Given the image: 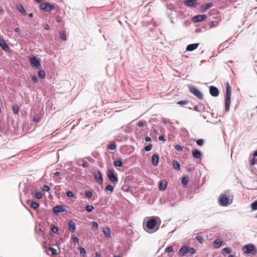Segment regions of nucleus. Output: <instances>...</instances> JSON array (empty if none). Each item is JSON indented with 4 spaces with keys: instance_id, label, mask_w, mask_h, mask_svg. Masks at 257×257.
<instances>
[{
    "instance_id": "nucleus-64",
    "label": "nucleus",
    "mask_w": 257,
    "mask_h": 257,
    "mask_svg": "<svg viewBox=\"0 0 257 257\" xmlns=\"http://www.w3.org/2000/svg\"><path fill=\"white\" fill-rule=\"evenodd\" d=\"M253 155L254 157L257 156V150L253 153Z\"/></svg>"
},
{
    "instance_id": "nucleus-37",
    "label": "nucleus",
    "mask_w": 257,
    "mask_h": 257,
    "mask_svg": "<svg viewBox=\"0 0 257 257\" xmlns=\"http://www.w3.org/2000/svg\"><path fill=\"white\" fill-rule=\"evenodd\" d=\"M94 209V207L92 205H87L86 207V210L88 212L92 211Z\"/></svg>"
},
{
    "instance_id": "nucleus-51",
    "label": "nucleus",
    "mask_w": 257,
    "mask_h": 257,
    "mask_svg": "<svg viewBox=\"0 0 257 257\" xmlns=\"http://www.w3.org/2000/svg\"><path fill=\"white\" fill-rule=\"evenodd\" d=\"M152 146H146L145 147V150L146 151H149L152 149Z\"/></svg>"
},
{
    "instance_id": "nucleus-22",
    "label": "nucleus",
    "mask_w": 257,
    "mask_h": 257,
    "mask_svg": "<svg viewBox=\"0 0 257 257\" xmlns=\"http://www.w3.org/2000/svg\"><path fill=\"white\" fill-rule=\"evenodd\" d=\"M126 136L125 135H122L121 136H118L115 140V142H113V145H115V144L116 143V142H121L123 140H125L126 139ZM110 145H113V144H111Z\"/></svg>"
},
{
    "instance_id": "nucleus-21",
    "label": "nucleus",
    "mask_w": 257,
    "mask_h": 257,
    "mask_svg": "<svg viewBox=\"0 0 257 257\" xmlns=\"http://www.w3.org/2000/svg\"><path fill=\"white\" fill-rule=\"evenodd\" d=\"M192 155L193 157L196 159L200 158L201 156L200 152L196 149H194L192 151Z\"/></svg>"
},
{
    "instance_id": "nucleus-23",
    "label": "nucleus",
    "mask_w": 257,
    "mask_h": 257,
    "mask_svg": "<svg viewBox=\"0 0 257 257\" xmlns=\"http://www.w3.org/2000/svg\"><path fill=\"white\" fill-rule=\"evenodd\" d=\"M13 111L14 114H17L19 112V107L17 104L13 105Z\"/></svg>"
},
{
    "instance_id": "nucleus-24",
    "label": "nucleus",
    "mask_w": 257,
    "mask_h": 257,
    "mask_svg": "<svg viewBox=\"0 0 257 257\" xmlns=\"http://www.w3.org/2000/svg\"><path fill=\"white\" fill-rule=\"evenodd\" d=\"M49 250L51 251L52 255H57L59 254L57 250L52 247H49Z\"/></svg>"
},
{
    "instance_id": "nucleus-57",
    "label": "nucleus",
    "mask_w": 257,
    "mask_h": 257,
    "mask_svg": "<svg viewBox=\"0 0 257 257\" xmlns=\"http://www.w3.org/2000/svg\"><path fill=\"white\" fill-rule=\"evenodd\" d=\"M138 125L139 126L142 127L144 126V122L142 120H139L138 122Z\"/></svg>"
},
{
    "instance_id": "nucleus-6",
    "label": "nucleus",
    "mask_w": 257,
    "mask_h": 257,
    "mask_svg": "<svg viewBox=\"0 0 257 257\" xmlns=\"http://www.w3.org/2000/svg\"><path fill=\"white\" fill-rule=\"evenodd\" d=\"M54 5H51L49 3H43L40 5V9L45 12H50L54 9Z\"/></svg>"
},
{
    "instance_id": "nucleus-8",
    "label": "nucleus",
    "mask_w": 257,
    "mask_h": 257,
    "mask_svg": "<svg viewBox=\"0 0 257 257\" xmlns=\"http://www.w3.org/2000/svg\"><path fill=\"white\" fill-rule=\"evenodd\" d=\"M107 176L108 179L112 182L113 183H117L118 181V179L114 174L113 170H108L106 172Z\"/></svg>"
},
{
    "instance_id": "nucleus-63",
    "label": "nucleus",
    "mask_w": 257,
    "mask_h": 257,
    "mask_svg": "<svg viewBox=\"0 0 257 257\" xmlns=\"http://www.w3.org/2000/svg\"><path fill=\"white\" fill-rule=\"evenodd\" d=\"M56 20L58 22H61V18L59 16H57L56 18Z\"/></svg>"
},
{
    "instance_id": "nucleus-49",
    "label": "nucleus",
    "mask_w": 257,
    "mask_h": 257,
    "mask_svg": "<svg viewBox=\"0 0 257 257\" xmlns=\"http://www.w3.org/2000/svg\"><path fill=\"white\" fill-rule=\"evenodd\" d=\"M79 250H80V253L81 254H86V251L84 248L81 247L80 248Z\"/></svg>"
},
{
    "instance_id": "nucleus-38",
    "label": "nucleus",
    "mask_w": 257,
    "mask_h": 257,
    "mask_svg": "<svg viewBox=\"0 0 257 257\" xmlns=\"http://www.w3.org/2000/svg\"><path fill=\"white\" fill-rule=\"evenodd\" d=\"M60 38L61 39L65 41L66 40V35L64 32H61L60 34Z\"/></svg>"
},
{
    "instance_id": "nucleus-15",
    "label": "nucleus",
    "mask_w": 257,
    "mask_h": 257,
    "mask_svg": "<svg viewBox=\"0 0 257 257\" xmlns=\"http://www.w3.org/2000/svg\"><path fill=\"white\" fill-rule=\"evenodd\" d=\"M53 212L55 213L63 212L65 210V207L63 205H57L53 208Z\"/></svg>"
},
{
    "instance_id": "nucleus-41",
    "label": "nucleus",
    "mask_w": 257,
    "mask_h": 257,
    "mask_svg": "<svg viewBox=\"0 0 257 257\" xmlns=\"http://www.w3.org/2000/svg\"><path fill=\"white\" fill-rule=\"evenodd\" d=\"M98 223L95 221H93L92 223V229H97L98 228Z\"/></svg>"
},
{
    "instance_id": "nucleus-30",
    "label": "nucleus",
    "mask_w": 257,
    "mask_h": 257,
    "mask_svg": "<svg viewBox=\"0 0 257 257\" xmlns=\"http://www.w3.org/2000/svg\"><path fill=\"white\" fill-rule=\"evenodd\" d=\"M212 6L213 5L212 3H207L204 5H202V8H203L204 10H206L212 7Z\"/></svg>"
},
{
    "instance_id": "nucleus-39",
    "label": "nucleus",
    "mask_w": 257,
    "mask_h": 257,
    "mask_svg": "<svg viewBox=\"0 0 257 257\" xmlns=\"http://www.w3.org/2000/svg\"><path fill=\"white\" fill-rule=\"evenodd\" d=\"M60 175V173L59 172H56L54 174L53 178L56 180H60V178H57Z\"/></svg>"
},
{
    "instance_id": "nucleus-5",
    "label": "nucleus",
    "mask_w": 257,
    "mask_h": 257,
    "mask_svg": "<svg viewBox=\"0 0 257 257\" xmlns=\"http://www.w3.org/2000/svg\"><path fill=\"white\" fill-rule=\"evenodd\" d=\"M189 91L191 93H193L198 99H202L203 98V95L201 91L197 89L195 86H190L189 87Z\"/></svg>"
},
{
    "instance_id": "nucleus-20",
    "label": "nucleus",
    "mask_w": 257,
    "mask_h": 257,
    "mask_svg": "<svg viewBox=\"0 0 257 257\" xmlns=\"http://www.w3.org/2000/svg\"><path fill=\"white\" fill-rule=\"evenodd\" d=\"M167 183L165 181L161 180L159 182V189L160 190H165L166 188Z\"/></svg>"
},
{
    "instance_id": "nucleus-2",
    "label": "nucleus",
    "mask_w": 257,
    "mask_h": 257,
    "mask_svg": "<svg viewBox=\"0 0 257 257\" xmlns=\"http://www.w3.org/2000/svg\"><path fill=\"white\" fill-rule=\"evenodd\" d=\"M242 249L245 254L250 253L252 255H255L257 253V249L255 246L252 244H248L244 245Z\"/></svg>"
},
{
    "instance_id": "nucleus-33",
    "label": "nucleus",
    "mask_w": 257,
    "mask_h": 257,
    "mask_svg": "<svg viewBox=\"0 0 257 257\" xmlns=\"http://www.w3.org/2000/svg\"><path fill=\"white\" fill-rule=\"evenodd\" d=\"M39 77L41 78H44L45 76V72L44 70H40L38 73Z\"/></svg>"
},
{
    "instance_id": "nucleus-10",
    "label": "nucleus",
    "mask_w": 257,
    "mask_h": 257,
    "mask_svg": "<svg viewBox=\"0 0 257 257\" xmlns=\"http://www.w3.org/2000/svg\"><path fill=\"white\" fill-rule=\"evenodd\" d=\"M157 224V221L155 218L149 219L147 222V227L150 229H153Z\"/></svg>"
},
{
    "instance_id": "nucleus-1",
    "label": "nucleus",
    "mask_w": 257,
    "mask_h": 257,
    "mask_svg": "<svg viewBox=\"0 0 257 257\" xmlns=\"http://www.w3.org/2000/svg\"><path fill=\"white\" fill-rule=\"evenodd\" d=\"M226 98L225 99V106L226 111H228L230 108L231 102V89L228 82L226 84Z\"/></svg>"
},
{
    "instance_id": "nucleus-26",
    "label": "nucleus",
    "mask_w": 257,
    "mask_h": 257,
    "mask_svg": "<svg viewBox=\"0 0 257 257\" xmlns=\"http://www.w3.org/2000/svg\"><path fill=\"white\" fill-rule=\"evenodd\" d=\"M40 205L38 203L36 202H32L31 204V207L36 210L39 208Z\"/></svg>"
},
{
    "instance_id": "nucleus-62",
    "label": "nucleus",
    "mask_w": 257,
    "mask_h": 257,
    "mask_svg": "<svg viewBox=\"0 0 257 257\" xmlns=\"http://www.w3.org/2000/svg\"><path fill=\"white\" fill-rule=\"evenodd\" d=\"M15 31L18 33V34L20 33V29L18 27H17L15 29Z\"/></svg>"
},
{
    "instance_id": "nucleus-58",
    "label": "nucleus",
    "mask_w": 257,
    "mask_h": 257,
    "mask_svg": "<svg viewBox=\"0 0 257 257\" xmlns=\"http://www.w3.org/2000/svg\"><path fill=\"white\" fill-rule=\"evenodd\" d=\"M164 137H165L164 136H160L159 137L158 140L159 141H164L165 140Z\"/></svg>"
},
{
    "instance_id": "nucleus-29",
    "label": "nucleus",
    "mask_w": 257,
    "mask_h": 257,
    "mask_svg": "<svg viewBox=\"0 0 257 257\" xmlns=\"http://www.w3.org/2000/svg\"><path fill=\"white\" fill-rule=\"evenodd\" d=\"M194 109L197 111H201L204 109V107L202 105H197L194 106Z\"/></svg>"
},
{
    "instance_id": "nucleus-25",
    "label": "nucleus",
    "mask_w": 257,
    "mask_h": 257,
    "mask_svg": "<svg viewBox=\"0 0 257 257\" xmlns=\"http://www.w3.org/2000/svg\"><path fill=\"white\" fill-rule=\"evenodd\" d=\"M18 9L22 14L27 15V12L22 5H20L19 6H18Z\"/></svg>"
},
{
    "instance_id": "nucleus-46",
    "label": "nucleus",
    "mask_w": 257,
    "mask_h": 257,
    "mask_svg": "<svg viewBox=\"0 0 257 257\" xmlns=\"http://www.w3.org/2000/svg\"><path fill=\"white\" fill-rule=\"evenodd\" d=\"M103 232L107 236L110 234V230L108 227L106 228L105 229L103 230Z\"/></svg>"
},
{
    "instance_id": "nucleus-34",
    "label": "nucleus",
    "mask_w": 257,
    "mask_h": 257,
    "mask_svg": "<svg viewBox=\"0 0 257 257\" xmlns=\"http://www.w3.org/2000/svg\"><path fill=\"white\" fill-rule=\"evenodd\" d=\"M251 209L253 210H257V200L251 204Z\"/></svg>"
},
{
    "instance_id": "nucleus-13",
    "label": "nucleus",
    "mask_w": 257,
    "mask_h": 257,
    "mask_svg": "<svg viewBox=\"0 0 257 257\" xmlns=\"http://www.w3.org/2000/svg\"><path fill=\"white\" fill-rule=\"evenodd\" d=\"M183 3L189 7H195L197 5L196 0H184L183 1Z\"/></svg>"
},
{
    "instance_id": "nucleus-19",
    "label": "nucleus",
    "mask_w": 257,
    "mask_h": 257,
    "mask_svg": "<svg viewBox=\"0 0 257 257\" xmlns=\"http://www.w3.org/2000/svg\"><path fill=\"white\" fill-rule=\"evenodd\" d=\"M222 242L223 241L221 238H219L215 239L214 241V247L216 248H219L222 243Z\"/></svg>"
},
{
    "instance_id": "nucleus-53",
    "label": "nucleus",
    "mask_w": 257,
    "mask_h": 257,
    "mask_svg": "<svg viewBox=\"0 0 257 257\" xmlns=\"http://www.w3.org/2000/svg\"><path fill=\"white\" fill-rule=\"evenodd\" d=\"M255 164V158H253L251 160L250 162V165H254Z\"/></svg>"
},
{
    "instance_id": "nucleus-12",
    "label": "nucleus",
    "mask_w": 257,
    "mask_h": 257,
    "mask_svg": "<svg viewBox=\"0 0 257 257\" xmlns=\"http://www.w3.org/2000/svg\"><path fill=\"white\" fill-rule=\"evenodd\" d=\"M207 18V16L206 15H199L195 16L193 18V21L194 22H200L202 21L203 20L206 19Z\"/></svg>"
},
{
    "instance_id": "nucleus-11",
    "label": "nucleus",
    "mask_w": 257,
    "mask_h": 257,
    "mask_svg": "<svg viewBox=\"0 0 257 257\" xmlns=\"http://www.w3.org/2000/svg\"><path fill=\"white\" fill-rule=\"evenodd\" d=\"M209 92L210 94L214 97L217 96L219 93L218 88L213 86H211L209 87Z\"/></svg>"
},
{
    "instance_id": "nucleus-43",
    "label": "nucleus",
    "mask_w": 257,
    "mask_h": 257,
    "mask_svg": "<svg viewBox=\"0 0 257 257\" xmlns=\"http://www.w3.org/2000/svg\"><path fill=\"white\" fill-rule=\"evenodd\" d=\"M42 189H43V190H44V191H45L48 192V191H50V187H49V186H48V185H44L43 186Z\"/></svg>"
},
{
    "instance_id": "nucleus-42",
    "label": "nucleus",
    "mask_w": 257,
    "mask_h": 257,
    "mask_svg": "<svg viewBox=\"0 0 257 257\" xmlns=\"http://www.w3.org/2000/svg\"><path fill=\"white\" fill-rule=\"evenodd\" d=\"M40 119V116H39V114L34 116V118H33V120L36 122H39Z\"/></svg>"
},
{
    "instance_id": "nucleus-52",
    "label": "nucleus",
    "mask_w": 257,
    "mask_h": 257,
    "mask_svg": "<svg viewBox=\"0 0 257 257\" xmlns=\"http://www.w3.org/2000/svg\"><path fill=\"white\" fill-rule=\"evenodd\" d=\"M89 163H88L87 162H84L82 163V166L84 168L88 167L89 166Z\"/></svg>"
},
{
    "instance_id": "nucleus-56",
    "label": "nucleus",
    "mask_w": 257,
    "mask_h": 257,
    "mask_svg": "<svg viewBox=\"0 0 257 257\" xmlns=\"http://www.w3.org/2000/svg\"><path fill=\"white\" fill-rule=\"evenodd\" d=\"M73 241L75 243H78L79 241V239L77 237H74L73 238Z\"/></svg>"
},
{
    "instance_id": "nucleus-59",
    "label": "nucleus",
    "mask_w": 257,
    "mask_h": 257,
    "mask_svg": "<svg viewBox=\"0 0 257 257\" xmlns=\"http://www.w3.org/2000/svg\"><path fill=\"white\" fill-rule=\"evenodd\" d=\"M52 230L53 232L56 233L58 231V228L56 227L52 228Z\"/></svg>"
},
{
    "instance_id": "nucleus-14",
    "label": "nucleus",
    "mask_w": 257,
    "mask_h": 257,
    "mask_svg": "<svg viewBox=\"0 0 257 257\" xmlns=\"http://www.w3.org/2000/svg\"><path fill=\"white\" fill-rule=\"evenodd\" d=\"M0 46L6 52H9L10 48L5 40L0 39Z\"/></svg>"
},
{
    "instance_id": "nucleus-9",
    "label": "nucleus",
    "mask_w": 257,
    "mask_h": 257,
    "mask_svg": "<svg viewBox=\"0 0 257 257\" xmlns=\"http://www.w3.org/2000/svg\"><path fill=\"white\" fill-rule=\"evenodd\" d=\"M94 177L96 182L101 184L103 182V178L101 173L99 170H98L96 173L94 174Z\"/></svg>"
},
{
    "instance_id": "nucleus-44",
    "label": "nucleus",
    "mask_w": 257,
    "mask_h": 257,
    "mask_svg": "<svg viewBox=\"0 0 257 257\" xmlns=\"http://www.w3.org/2000/svg\"><path fill=\"white\" fill-rule=\"evenodd\" d=\"M85 195L88 198H91L92 195V193L90 191H85Z\"/></svg>"
},
{
    "instance_id": "nucleus-31",
    "label": "nucleus",
    "mask_w": 257,
    "mask_h": 257,
    "mask_svg": "<svg viewBox=\"0 0 257 257\" xmlns=\"http://www.w3.org/2000/svg\"><path fill=\"white\" fill-rule=\"evenodd\" d=\"M114 165L115 167H121L122 166V162L120 160H117L114 162Z\"/></svg>"
},
{
    "instance_id": "nucleus-36",
    "label": "nucleus",
    "mask_w": 257,
    "mask_h": 257,
    "mask_svg": "<svg viewBox=\"0 0 257 257\" xmlns=\"http://www.w3.org/2000/svg\"><path fill=\"white\" fill-rule=\"evenodd\" d=\"M196 239L199 242H200L201 243H202L204 241V239L203 238V237L201 236H199V235H198V236H196Z\"/></svg>"
},
{
    "instance_id": "nucleus-48",
    "label": "nucleus",
    "mask_w": 257,
    "mask_h": 257,
    "mask_svg": "<svg viewBox=\"0 0 257 257\" xmlns=\"http://www.w3.org/2000/svg\"><path fill=\"white\" fill-rule=\"evenodd\" d=\"M187 103L188 102L185 100L180 101L177 102L178 104L180 105H186L187 104Z\"/></svg>"
},
{
    "instance_id": "nucleus-7",
    "label": "nucleus",
    "mask_w": 257,
    "mask_h": 257,
    "mask_svg": "<svg viewBox=\"0 0 257 257\" xmlns=\"http://www.w3.org/2000/svg\"><path fill=\"white\" fill-rule=\"evenodd\" d=\"M31 66L36 68H39L41 66L40 60L36 56H33L30 59Z\"/></svg>"
},
{
    "instance_id": "nucleus-4",
    "label": "nucleus",
    "mask_w": 257,
    "mask_h": 257,
    "mask_svg": "<svg viewBox=\"0 0 257 257\" xmlns=\"http://www.w3.org/2000/svg\"><path fill=\"white\" fill-rule=\"evenodd\" d=\"M229 200L228 195H227L226 193L220 194L219 198V201L221 205L224 206H227L229 203Z\"/></svg>"
},
{
    "instance_id": "nucleus-35",
    "label": "nucleus",
    "mask_w": 257,
    "mask_h": 257,
    "mask_svg": "<svg viewBox=\"0 0 257 257\" xmlns=\"http://www.w3.org/2000/svg\"><path fill=\"white\" fill-rule=\"evenodd\" d=\"M231 252V249L229 247H225L222 249V253H230Z\"/></svg>"
},
{
    "instance_id": "nucleus-55",
    "label": "nucleus",
    "mask_w": 257,
    "mask_h": 257,
    "mask_svg": "<svg viewBox=\"0 0 257 257\" xmlns=\"http://www.w3.org/2000/svg\"><path fill=\"white\" fill-rule=\"evenodd\" d=\"M175 148L177 151H181L182 150V146H175Z\"/></svg>"
},
{
    "instance_id": "nucleus-17",
    "label": "nucleus",
    "mask_w": 257,
    "mask_h": 257,
    "mask_svg": "<svg viewBox=\"0 0 257 257\" xmlns=\"http://www.w3.org/2000/svg\"><path fill=\"white\" fill-rule=\"evenodd\" d=\"M69 229L70 231L74 232L76 229V224L72 220H70L68 223Z\"/></svg>"
},
{
    "instance_id": "nucleus-27",
    "label": "nucleus",
    "mask_w": 257,
    "mask_h": 257,
    "mask_svg": "<svg viewBox=\"0 0 257 257\" xmlns=\"http://www.w3.org/2000/svg\"><path fill=\"white\" fill-rule=\"evenodd\" d=\"M173 167L176 170H180V164L177 161H173Z\"/></svg>"
},
{
    "instance_id": "nucleus-16",
    "label": "nucleus",
    "mask_w": 257,
    "mask_h": 257,
    "mask_svg": "<svg viewBox=\"0 0 257 257\" xmlns=\"http://www.w3.org/2000/svg\"><path fill=\"white\" fill-rule=\"evenodd\" d=\"M199 45V43H194L189 44L187 46L186 50V51H192L198 48Z\"/></svg>"
},
{
    "instance_id": "nucleus-40",
    "label": "nucleus",
    "mask_w": 257,
    "mask_h": 257,
    "mask_svg": "<svg viewBox=\"0 0 257 257\" xmlns=\"http://www.w3.org/2000/svg\"><path fill=\"white\" fill-rule=\"evenodd\" d=\"M105 190L112 192L113 191V187L111 185H108L105 187Z\"/></svg>"
},
{
    "instance_id": "nucleus-3",
    "label": "nucleus",
    "mask_w": 257,
    "mask_h": 257,
    "mask_svg": "<svg viewBox=\"0 0 257 257\" xmlns=\"http://www.w3.org/2000/svg\"><path fill=\"white\" fill-rule=\"evenodd\" d=\"M196 250L190 247L188 245H184L181 247L178 252V254L179 256H183L184 254L190 253V254H193L195 252Z\"/></svg>"
},
{
    "instance_id": "nucleus-28",
    "label": "nucleus",
    "mask_w": 257,
    "mask_h": 257,
    "mask_svg": "<svg viewBox=\"0 0 257 257\" xmlns=\"http://www.w3.org/2000/svg\"><path fill=\"white\" fill-rule=\"evenodd\" d=\"M33 195V197L37 199H40L42 198V194L41 192H37Z\"/></svg>"
},
{
    "instance_id": "nucleus-18",
    "label": "nucleus",
    "mask_w": 257,
    "mask_h": 257,
    "mask_svg": "<svg viewBox=\"0 0 257 257\" xmlns=\"http://www.w3.org/2000/svg\"><path fill=\"white\" fill-rule=\"evenodd\" d=\"M159 158L158 155H156V154H154L152 156V164L155 166H157L159 162Z\"/></svg>"
},
{
    "instance_id": "nucleus-60",
    "label": "nucleus",
    "mask_w": 257,
    "mask_h": 257,
    "mask_svg": "<svg viewBox=\"0 0 257 257\" xmlns=\"http://www.w3.org/2000/svg\"><path fill=\"white\" fill-rule=\"evenodd\" d=\"M145 141H146V142H150L151 141V138H150L149 137H148V136L146 137L145 138Z\"/></svg>"
},
{
    "instance_id": "nucleus-50",
    "label": "nucleus",
    "mask_w": 257,
    "mask_h": 257,
    "mask_svg": "<svg viewBox=\"0 0 257 257\" xmlns=\"http://www.w3.org/2000/svg\"><path fill=\"white\" fill-rule=\"evenodd\" d=\"M204 141L202 139H199L196 141L197 145H203Z\"/></svg>"
},
{
    "instance_id": "nucleus-45",
    "label": "nucleus",
    "mask_w": 257,
    "mask_h": 257,
    "mask_svg": "<svg viewBox=\"0 0 257 257\" xmlns=\"http://www.w3.org/2000/svg\"><path fill=\"white\" fill-rule=\"evenodd\" d=\"M166 252L169 253L173 251L172 246H170L167 247L165 249Z\"/></svg>"
},
{
    "instance_id": "nucleus-54",
    "label": "nucleus",
    "mask_w": 257,
    "mask_h": 257,
    "mask_svg": "<svg viewBox=\"0 0 257 257\" xmlns=\"http://www.w3.org/2000/svg\"><path fill=\"white\" fill-rule=\"evenodd\" d=\"M32 80L35 83L37 82V77H36V76L35 75H33L32 76Z\"/></svg>"
},
{
    "instance_id": "nucleus-32",
    "label": "nucleus",
    "mask_w": 257,
    "mask_h": 257,
    "mask_svg": "<svg viewBox=\"0 0 257 257\" xmlns=\"http://www.w3.org/2000/svg\"><path fill=\"white\" fill-rule=\"evenodd\" d=\"M188 178H189L188 177H183L182 179V181H181L182 184L186 185L188 182V180H189Z\"/></svg>"
},
{
    "instance_id": "nucleus-61",
    "label": "nucleus",
    "mask_w": 257,
    "mask_h": 257,
    "mask_svg": "<svg viewBox=\"0 0 257 257\" xmlns=\"http://www.w3.org/2000/svg\"><path fill=\"white\" fill-rule=\"evenodd\" d=\"M116 148V146H109L108 149L110 150H114Z\"/></svg>"
},
{
    "instance_id": "nucleus-47",
    "label": "nucleus",
    "mask_w": 257,
    "mask_h": 257,
    "mask_svg": "<svg viewBox=\"0 0 257 257\" xmlns=\"http://www.w3.org/2000/svg\"><path fill=\"white\" fill-rule=\"evenodd\" d=\"M67 196L69 197H72L74 196L73 193L71 191H68L67 192Z\"/></svg>"
}]
</instances>
